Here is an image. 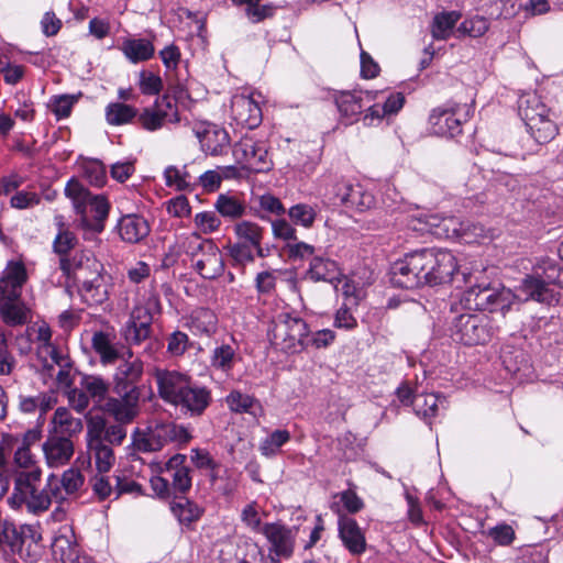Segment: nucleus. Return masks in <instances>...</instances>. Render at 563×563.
Here are the masks:
<instances>
[{
  "label": "nucleus",
  "instance_id": "26",
  "mask_svg": "<svg viewBox=\"0 0 563 563\" xmlns=\"http://www.w3.org/2000/svg\"><path fill=\"white\" fill-rule=\"evenodd\" d=\"M26 271L22 263L10 262L0 278V301L20 300Z\"/></svg>",
  "mask_w": 563,
  "mask_h": 563
},
{
  "label": "nucleus",
  "instance_id": "56",
  "mask_svg": "<svg viewBox=\"0 0 563 563\" xmlns=\"http://www.w3.org/2000/svg\"><path fill=\"white\" fill-rule=\"evenodd\" d=\"M495 297L492 309L488 312H500L503 318H505L515 303L519 302L516 292L506 287L499 288V294H496Z\"/></svg>",
  "mask_w": 563,
  "mask_h": 563
},
{
  "label": "nucleus",
  "instance_id": "30",
  "mask_svg": "<svg viewBox=\"0 0 563 563\" xmlns=\"http://www.w3.org/2000/svg\"><path fill=\"white\" fill-rule=\"evenodd\" d=\"M496 294H499V289L477 285L472 286L463 292L461 306L470 311H489L496 298Z\"/></svg>",
  "mask_w": 563,
  "mask_h": 563
},
{
  "label": "nucleus",
  "instance_id": "35",
  "mask_svg": "<svg viewBox=\"0 0 563 563\" xmlns=\"http://www.w3.org/2000/svg\"><path fill=\"white\" fill-rule=\"evenodd\" d=\"M129 358H132L133 352L129 350ZM144 373V364L140 358L125 360L115 369L113 383L114 385H130L139 387L137 383L141 380Z\"/></svg>",
  "mask_w": 563,
  "mask_h": 563
},
{
  "label": "nucleus",
  "instance_id": "5",
  "mask_svg": "<svg viewBox=\"0 0 563 563\" xmlns=\"http://www.w3.org/2000/svg\"><path fill=\"white\" fill-rule=\"evenodd\" d=\"M65 196L70 199L77 214L81 216L82 225L93 232L103 230V221L109 214V203L103 196H93L76 178H70L65 186Z\"/></svg>",
  "mask_w": 563,
  "mask_h": 563
},
{
  "label": "nucleus",
  "instance_id": "46",
  "mask_svg": "<svg viewBox=\"0 0 563 563\" xmlns=\"http://www.w3.org/2000/svg\"><path fill=\"white\" fill-rule=\"evenodd\" d=\"M233 232L238 239V242H245V244L257 246L258 241H263L264 228L257 223L249 220H240L233 227Z\"/></svg>",
  "mask_w": 563,
  "mask_h": 563
},
{
  "label": "nucleus",
  "instance_id": "22",
  "mask_svg": "<svg viewBox=\"0 0 563 563\" xmlns=\"http://www.w3.org/2000/svg\"><path fill=\"white\" fill-rule=\"evenodd\" d=\"M241 360L239 343L232 336L229 342L217 343L209 356L210 368L225 376L231 375Z\"/></svg>",
  "mask_w": 563,
  "mask_h": 563
},
{
  "label": "nucleus",
  "instance_id": "63",
  "mask_svg": "<svg viewBox=\"0 0 563 563\" xmlns=\"http://www.w3.org/2000/svg\"><path fill=\"white\" fill-rule=\"evenodd\" d=\"M76 98L68 95L54 96L49 101V108L57 119L69 117Z\"/></svg>",
  "mask_w": 563,
  "mask_h": 563
},
{
  "label": "nucleus",
  "instance_id": "62",
  "mask_svg": "<svg viewBox=\"0 0 563 563\" xmlns=\"http://www.w3.org/2000/svg\"><path fill=\"white\" fill-rule=\"evenodd\" d=\"M196 228L205 233L209 234L217 231L220 228V218L213 211L198 212L194 219Z\"/></svg>",
  "mask_w": 563,
  "mask_h": 563
},
{
  "label": "nucleus",
  "instance_id": "43",
  "mask_svg": "<svg viewBox=\"0 0 563 563\" xmlns=\"http://www.w3.org/2000/svg\"><path fill=\"white\" fill-rule=\"evenodd\" d=\"M216 210L224 218L241 219L246 214V205L235 196L221 194L216 203Z\"/></svg>",
  "mask_w": 563,
  "mask_h": 563
},
{
  "label": "nucleus",
  "instance_id": "15",
  "mask_svg": "<svg viewBox=\"0 0 563 563\" xmlns=\"http://www.w3.org/2000/svg\"><path fill=\"white\" fill-rule=\"evenodd\" d=\"M152 376L157 387L158 397L172 406L177 402L186 387H188L192 380L191 377L185 373L161 367H155L152 372Z\"/></svg>",
  "mask_w": 563,
  "mask_h": 563
},
{
  "label": "nucleus",
  "instance_id": "13",
  "mask_svg": "<svg viewBox=\"0 0 563 563\" xmlns=\"http://www.w3.org/2000/svg\"><path fill=\"white\" fill-rule=\"evenodd\" d=\"M260 92L236 93L231 99V119L236 126L249 130L257 128L263 119Z\"/></svg>",
  "mask_w": 563,
  "mask_h": 563
},
{
  "label": "nucleus",
  "instance_id": "44",
  "mask_svg": "<svg viewBox=\"0 0 563 563\" xmlns=\"http://www.w3.org/2000/svg\"><path fill=\"white\" fill-rule=\"evenodd\" d=\"M225 402L229 409L235 413H250L254 417L257 415V410L261 409L258 401L240 390H232L227 397Z\"/></svg>",
  "mask_w": 563,
  "mask_h": 563
},
{
  "label": "nucleus",
  "instance_id": "24",
  "mask_svg": "<svg viewBox=\"0 0 563 563\" xmlns=\"http://www.w3.org/2000/svg\"><path fill=\"white\" fill-rule=\"evenodd\" d=\"M47 466L58 468L66 465L74 455L73 441L67 437L51 434L42 444Z\"/></svg>",
  "mask_w": 563,
  "mask_h": 563
},
{
  "label": "nucleus",
  "instance_id": "61",
  "mask_svg": "<svg viewBox=\"0 0 563 563\" xmlns=\"http://www.w3.org/2000/svg\"><path fill=\"white\" fill-rule=\"evenodd\" d=\"M84 174L89 184L96 187H102L107 181V172L100 161H90L84 166Z\"/></svg>",
  "mask_w": 563,
  "mask_h": 563
},
{
  "label": "nucleus",
  "instance_id": "41",
  "mask_svg": "<svg viewBox=\"0 0 563 563\" xmlns=\"http://www.w3.org/2000/svg\"><path fill=\"white\" fill-rule=\"evenodd\" d=\"M252 203L251 209L262 220H268V214L283 216L285 213L284 205L272 194L254 196Z\"/></svg>",
  "mask_w": 563,
  "mask_h": 563
},
{
  "label": "nucleus",
  "instance_id": "33",
  "mask_svg": "<svg viewBox=\"0 0 563 563\" xmlns=\"http://www.w3.org/2000/svg\"><path fill=\"white\" fill-rule=\"evenodd\" d=\"M120 51L132 64H139L151 59L155 54V47L148 38H123Z\"/></svg>",
  "mask_w": 563,
  "mask_h": 563
},
{
  "label": "nucleus",
  "instance_id": "37",
  "mask_svg": "<svg viewBox=\"0 0 563 563\" xmlns=\"http://www.w3.org/2000/svg\"><path fill=\"white\" fill-rule=\"evenodd\" d=\"M308 275L314 282L333 284L339 280L340 269L336 262L323 256H313L310 262Z\"/></svg>",
  "mask_w": 563,
  "mask_h": 563
},
{
  "label": "nucleus",
  "instance_id": "57",
  "mask_svg": "<svg viewBox=\"0 0 563 563\" xmlns=\"http://www.w3.org/2000/svg\"><path fill=\"white\" fill-rule=\"evenodd\" d=\"M113 390L117 395V397H114L115 400H119L126 405L128 407H131L140 411V387H133L130 385H114Z\"/></svg>",
  "mask_w": 563,
  "mask_h": 563
},
{
  "label": "nucleus",
  "instance_id": "32",
  "mask_svg": "<svg viewBox=\"0 0 563 563\" xmlns=\"http://www.w3.org/2000/svg\"><path fill=\"white\" fill-rule=\"evenodd\" d=\"M115 339V334L106 331H96L92 334L91 346L102 365H112L121 357Z\"/></svg>",
  "mask_w": 563,
  "mask_h": 563
},
{
  "label": "nucleus",
  "instance_id": "28",
  "mask_svg": "<svg viewBox=\"0 0 563 563\" xmlns=\"http://www.w3.org/2000/svg\"><path fill=\"white\" fill-rule=\"evenodd\" d=\"M85 484V477L78 468L66 470L60 477L48 475V486L55 493V500L63 501L68 496L76 495Z\"/></svg>",
  "mask_w": 563,
  "mask_h": 563
},
{
  "label": "nucleus",
  "instance_id": "34",
  "mask_svg": "<svg viewBox=\"0 0 563 563\" xmlns=\"http://www.w3.org/2000/svg\"><path fill=\"white\" fill-rule=\"evenodd\" d=\"M119 234L128 243H139L150 233L147 221L136 214H128L119 221Z\"/></svg>",
  "mask_w": 563,
  "mask_h": 563
},
{
  "label": "nucleus",
  "instance_id": "16",
  "mask_svg": "<svg viewBox=\"0 0 563 563\" xmlns=\"http://www.w3.org/2000/svg\"><path fill=\"white\" fill-rule=\"evenodd\" d=\"M465 107L459 104L438 107L432 110L429 123L434 134L454 137L462 132V119Z\"/></svg>",
  "mask_w": 563,
  "mask_h": 563
},
{
  "label": "nucleus",
  "instance_id": "2",
  "mask_svg": "<svg viewBox=\"0 0 563 563\" xmlns=\"http://www.w3.org/2000/svg\"><path fill=\"white\" fill-rule=\"evenodd\" d=\"M563 269L553 257H541L534 264L532 272L527 274L516 287L519 302L529 300L553 305L559 301L556 286L561 282Z\"/></svg>",
  "mask_w": 563,
  "mask_h": 563
},
{
  "label": "nucleus",
  "instance_id": "29",
  "mask_svg": "<svg viewBox=\"0 0 563 563\" xmlns=\"http://www.w3.org/2000/svg\"><path fill=\"white\" fill-rule=\"evenodd\" d=\"M339 537L353 555H360L366 550V539L358 523L350 517L342 516L338 521Z\"/></svg>",
  "mask_w": 563,
  "mask_h": 563
},
{
  "label": "nucleus",
  "instance_id": "52",
  "mask_svg": "<svg viewBox=\"0 0 563 563\" xmlns=\"http://www.w3.org/2000/svg\"><path fill=\"white\" fill-rule=\"evenodd\" d=\"M318 211L317 208L307 203H297L289 208L290 220L298 225L309 229L313 225Z\"/></svg>",
  "mask_w": 563,
  "mask_h": 563
},
{
  "label": "nucleus",
  "instance_id": "45",
  "mask_svg": "<svg viewBox=\"0 0 563 563\" xmlns=\"http://www.w3.org/2000/svg\"><path fill=\"white\" fill-rule=\"evenodd\" d=\"M291 435L286 429H276L268 433L260 443L258 450L265 457L276 456L280 449L289 442Z\"/></svg>",
  "mask_w": 563,
  "mask_h": 563
},
{
  "label": "nucleus",
  "instance_id": "11",
  "mask_svg": "<svg viewBox=\"0 0 563 563\" xmlns=\"http://www.w3.org/2000/svg\"><path fill=\"white\" fill-rule=\"evenodd\" d=\"M233 156L242 165V169L253 173L267 172L271 168L268 152L265 144L252 136L241 137L233 146Z\"/></svg>",
  "mask_w": 563,
  "mask_h": 563
},
{
  "label": "nucleus",
  "instance_id": "53",
  "mask_svg": "<svg viewBox=\"0 0 563 563\" xmlns=\"http://www.w3.org/2000/svg\"><path fill=\"white\" fill-rule=\"evenodd\" d=\"M236 5H245V14L252 23H258L274 14V7L260 4V0H232Z\"/></svg>",
  "mask_w": 563,
  "mask_h": 563
},
{
  "label": "nucleus",
  "instance_id": "49",
  "mask_svg": "<svg viewBox=\"0 0 563 563\" xmlns=\"http://www.w3.org/2000/svg\"><path fill=\"white\" fill-rule=\"evenodd\" d=\"M79 386L85 390L89 398L102 401L109 390V384L99 375H81Z\"/></svg>",
  "mask_w": 563,
  "mask_h": 563
},
{
  "label": "nucleus",
  "instance_id": "64",
  "mask_svg": "<svg viewBox=\"0 0 563 563\" xmlns=\"http://www.w3.org/2000/svg\"><path fill=\"white\" fill-rule=\"evenodd\" d=\"M189 347V338L185 332L174 331L167 336V353L172 356L183 355Z\"/></svg>",
  "mask_w": 563,
  "mask_h": 563
},
{
  "label": "nucleus",
  "instance_id": "23",
  "mask_svg": "<svg viewBox=\"0 0 563 563\" xmlns=\"http://www.w3.org/2000/svg\"><path fill=\"white\" fill-rule=\"evenodd\" d=\"M336 200L347 209L364 212L376 203L374 195L360 184H336Z\"/></svg>",
  "mask_w": 563,
  "mask_h": 563
},
{
  "label": "nucleus",
  "instance_id": "1",
  "mask_svg": "<svg viewBox=\"0 0 563 563\" xmlns=\"http://www.w3.org/2000/svg\"><path fill=\"white\" fill-rule=\"evenodd\" d=\"M390 274L393 285L406 289L450 282L461 287L471 282V272L459 265L452 252L441 249H422L408 253L394 263Z\"/></svg>",
  "mask_w": 563,
  "mask_h": 563
},
{
  "label": "nucleus",
  "instance_id": "4",
  "mask_svg": "<svg viewBox=\"0 0 563 563\" xmlns=\"http://www.w3.org/2000/svg\"><path fill=\"white\" fill-rule=\"evenodd\" d=\"M518 112L538 144L549 143L558 134L553 113L536 92H525L519 97Z\"/></svg>",
  "mask_w": 563,
  "mask_h": 563
},
{
  "label": "nucleus",
  "instance_id": "20",
  "mask_svg": "<svg viewBox=\"0 0 563 563\" xmlns=\"http://www.w3.org/2000/svg\"><path fill=\"white\" fill-rule=\"evenodd\" d=\"M59 267L65 275L74 277L77 282L80 276H90L98 272H104L103 264L96 258L91 251H81L71 258L60 257Z\"/></svg>",
  "mask_w": 563,
  "mask_h": 563
},
{
  "label": "nucleus",
  "instance_id": "54",
  "mask_svg": "<svg viewBox=\"0 0 563 563\" xmlns=\"http://www.w3.org/2000/svg\"><path fill=\"white\" fill-rule=\"evenodd\" d=\"M106 411L112 416L117 422L129 423L137 415L139 410L128 407L123 402L110 397L106 402Z\"/></svg>",
  "mask_w": 563,
  "mask_h": 563
},
{
  "label": "nucleus",
  "instance_id": "39",
  "mask_svg": "<svg viewBox=\"0 0 563 563\" xmlns=\"http://www.w3.org/2000/svg\"><path fill=\"white\" fill-rule=\"evenodd\" d=\"M164 180L167 187L178 191L194 190L197 177L188 170L187 166L177 167L169 165L164 169Z\"/></svg>",
  "mask_w": 563,
  "mask_h": 563
},
{
  "label": "nucleus",
  "instance_id": "25",
  "mask_svg": "<svg viewBox=\"0 0 563 563\" xmlns=\"http://www.w3.org/2000/svg\"><path fill=\"white\" fill-rule=\"evenodd\" d=\"M87 463L90 464L93 460L98 473H108L115 463L112 448L104 443L100 434L91 430L87 434Z\"/></svg>",
  "mask_w": 563,
  "mask_h": 563
},
{
  "label": "nucleus",
  "instance_id": "27",
  "mask_svg": "<svg viewBox=\"0 0 563 563\" xmlns=\"http://www.w3.org/2000/svg\"><path fill=\"white\" fill-rule=\"evenodd\" d=\"M152 316L146 308L136 307L123 330V336L129 344L140 345L151 334Z\"/></svg>",
  "mask_w": 563,
  "mask_h": 563
},
{
  "label": "nucleus",
  "instance_id": "58",
  "mask_svg": "<svg viewBox=\"0 0 563 563\" xmlns=\"http://www.w3.org/2000/svg\"><path fill=\"white\" fill-rule=\"evenodd\" d=\"M104 474L106 473H99L90 481L92 492L100 500H104L112 495L114 496L113 477L107 476Z\"/></svg>",
  "mask_w": 563,
  "mask_h": 563
},
{
  "label": "nucleus",
  "instance_id": "3",
  "mask_svg": "<svg viewBox=\"0 0 563 563\" xmlns=\"http://www.w3.org/2000/svg\"><path fill=\"white\" fill-rule=\"evenodd\" d=\"M53 500H55V493L48 486V477L42 486V471L33 468L16 474L14 488L8 503L12 508L25 507L27 512L40 515L48 510Z\"/></svg>",
  "mask_w": 563,
  "mask_h": 563
},
{
  "label": "nucleus",
  "instance_id": "21",
  "mask_svg": "<svg viewBox=\"0 0 563 563\" xmlns=\"http://www.w3.org/2000/svg\"><path fill=\"white\" fill-rule=\"evenodd\" d=\"M186 461L187 456L185 454L176 453L159 467V472L166 473L170 477L172 482L169 483L174 495H185L191 488V470Z\"/></svg>",
  "mask_w": 563,
  "mask_h": 563
},
{
  "label": "nucleus",
  "instance_id": "51",
  "mask_svg": "<svg viewBox=\"0 0 563 563\" xmlns=\"http://www.w3.org/2000/svg\"><path fill=\"white\" fill-rule=\"evenodd\" d=\"M66 354L67 353L53 343L36 345V356L49 376L53 375L52 372L54 371L55 364L59 361V357H64Z\"/></svg>",
  "mask_w": 563,
  "mask_h": 563
},
{
  "label": "nucleus",
  "instance_id": "19",
  "mask_svg": "<svg viewBox=\"0 0 563 563\" xmlns=\"http://www.w3.org/2000/svg\"><path fill=\"white\" fill-rule=\"evenodd\" d=\"M211 400L210 389L191 380L174 407L178 408L185 416L199 417L209 407Z\"/></svg>",
  "mask_w": 563,
  "mask_h": 563
},
{
  "label": "nucleus",
  "instance_id": "48",
  "mask_svg": "<svg viewBox=\"0 0 563 563\" xmlns=\"http://www.w3.org/2000/svg\"><path fill=\"white\" fill-rule=\"evenodd\" d=\"M460 14L455 11L443 12L434 16L431 26L432 36L435 40H446L453 32Z\"/></svg>",
  "mask_w": 563,
  "mask_h": 563
},
{
  "label": "nucleus",
  "instance_id": "8",
  "mask_svg": "<svg viewBox=\"0 0 563 563\" xmlns=\"http://www.w3.org/2000/svg\"><path fill=\"white\" fill-rule=\"evenodd\" d=\"M190 430L173 421H155L144 431H137L133 444L141 452H156L169 443L187 444L191 440Z\"/></svg>",
  "mask_w": 563,
  "mask_h": 563
},
{
  "label": "nucleus",
  "instance_id": "17",
  "mask_svg": "<svg viewBox=\"0 0 563 563\" xmlns=\"http://www.w3.org/2000/svg\"><path fill=\"white\" fill-rule=\"evenodd\" d=\"M378 96V91L369 90L340 91L335 95L334 101L340 115L346 124H351L358 120L366 104L376 100Z\"/></svg>",
  "mask_w": 563,
  "mask_h": 563
},
{
  "label": "nucleus",
  "instance_id": "38",
  "mask_svg": "<svg viewBox=\"0 0 563 563\" xmlns=\"http://www.w3.org/2000/svg\"><path fill=\"white\" fill-rule=\"evenodd\" d=\"M81 290L95 302L101 303L108 299V277L104 272H98L90 276H80Z\"/></svg>",
  "mask_w": 563,
  "mask_h": 563
},
{
  "label": "nucleus",
  "instance_id": "7",
  "mask_svg": "<svg viewBox=\"0 0 563 563\" xmlns=\"http://www.w3.org/2000/svg\"><path fill=\"white\" fill-rule=\"evenodd\" d=\"M181 247L190 256L192 268L205 279H213L224 272L223 255L211 240H202L197 233L187 236Z\"/></svg>",
  "mask_w": 563,
  "mask_h": 563
},
{
  "label": "nucleus",
  "instance_id": "42",
  "mask_svg": "<svg viewBox=\"0 0 563 563\" xmlns=\"http://www.w3.org/2000/svg\"><path fill=\"white\" fill-rule=\"evenodd\" d=\"M27 308L20 300L0 301V316L10 327L22 325L27 322Z\"/></svg>",
  "mask_w": 563,
  "mask_h": 563
},
{
  "label": "nucleus",
  "instance_id": "40",
  "mask_svg": "<svg viewBox=\"0 0 563 563\" xmlns=\"http://www.w3.org/2000/svg\"><path fill=\"white\" fill-rule=\"evenodd\" d=\"M55 426V433L59 437L71 438L82 431L84 424L80 418L74 417L70 411L65 407H59L55 410L53 417Z\"/></svg>",
  "mask_w": 563,
  "mask_h": 563
},
{
  "label": "nucleus",
  "instance_id": "47",
  "mask_svg": "<svg viewBox=\"0 0 563 563\" xmlns=\"http://www.w3.org/2000/svg\"><path fill=\"white\" fill-rule=\"evenodd\" d=\"M445 402V398L435 394L416 395L412 400L415 412L422 418H432L438 413L439 406Z\"/></svg>",
  "mask_w": 563,
  "mask_h": 563
},
{
  "label": "nucleus",
  "instance_id": "12",
  "mask_svg": "<svg viewBox=\"0 0 563 563\" xmlns=\"http://www.w3.org/2000/svg\"><path fill=\"white\" fill-rule=\"evenodd\" d=\"M262 533L269 542L268 555L263 563H280L291 558L295 549L296 531L280 523H266Z\"/></svg>",
  "mask_w": 563,
  "mask_h": 563
},
{
  "label": "nucleus",
  "instance_id": "60",
  "mask_svg": "<svg viewBox=\"0 0 563 563\" xmlns=\"http://www.w3.org/2000/svg\"><path fill=\"white\" fill-rule=\"evenodd\" d=\"M139 87L142 93L147 96L158 95L163 88L162 78L147 70H142L139 74Z\"/></svg>",
  "mask_w": 563,
  "mask_h": 563
},
{
  "label": "nucleus",
  "instance_id": "6",
  "mask_svg": "<svg viewBox=\"0 0 563 563\" xmlns=\"http://www.w3.org/2000/svg\"><path fill=\"white\" fill-rule=\"evenodd\" d=\"M268 338L271 343L282 352L299 353L309 343L308 324L300 317L282 312L272 321Z\"/></svg>",
  "mask_w": 563,
  "mask_h": 563
},
{
  "label": "nucleus",
  "instance_id": "9",
  "mask_svg": "<svg viewBox=\"0 0 563 563\" xmlns=\"http://www.w3.org/2000/svg\"><path fill=\"white\" fill-rule=\"evenodd\" d=\"M499 329L500 324L488 314L462 313L454 319L452 338L468 346L485 344Z\"/></svg>",
  "mask_w": 563,
  "mask_h": 563
},
{
  "label": "nucleus",
  "instance_id": "18",
  "mask_svg": "<svg viewBox=\"0 0 563 563\" xmlns=\"http://www.w3.org/2000/svg\"><path fill=\"white\" fill-rule=\"evenodd\" d=\"M192 132L206 154L212 156L221 155L229 145L228 132L214 123L197 122L192 125Z\"/></svg>",
  "mask_w": 563,
  "mask_h": 563
},
{
  "label": "nucleus",
  "instance_id": "10",
  "mask_svg": "<svg viewBox=\"0 0 563 563\" xmlns=\"http://www.w3.org/2000/svg\"><path fill=\"white\" fill-rule=\"evenodd\" d=\"M408 227L420 234L429 233L438 239L457 240L462 220L454 216H441L418 211L410 216Z\"/></svg>",
  "mask_w": 563,
  "mask_h": 563
},
{
  "label": "nucleus",
  "instance_id": "55",
  "mask_svg": "<svg viewBox=\"0 0 563 563\" xmlns=\"http://www.w3.org/2000/svg\"><path fill=\"white\" fill-rule=\"evenodd\" d=\"M490 538L495 544L500 547L510 545L516 539V532L514 528L505 522L498 523L484 532Z\"/></svg>",
  "mask_w": 563,
  "mask_h": 563
},
{
  "label": "nucleus",
  "instance_id": "50",
  "mask_svg": "<svg viewBox=\"0 0 563 563\" xmlns=\"http://www.w3.org/2000/svg\"><path fill=\"white\" fill-rule=\"evenodd\" d=\"M136 117V109L124 103H110L106 109V118L111 125H122Z\"/></svg>",
  "mask_w": 563,
  "mask_h": 563
},
{
  "label": "nucleus",
  "instance_id": "36",
  "mask_svg": "<svg viewBox=\"0 0 563 563\" xmlns=\"http://www.w3.org/2000/svg\"><path fill=\"white\" fill-rule=\"evenodd\" d=\"M218 318L208 308H196L189 316V328L194 334L210 336L217 331Z\"/></svg>",
  "mask_w": 563,
  "mask_h": 563
},
{
  "label": "nucleus",
  "instance_id": "31",
  "mask_svg": "<svg viewBox=\"0 0 563 563\" xmlns=\"http://www.w3.org/2000/svg\"><path fill=\"white\" fill-rule=\"evenodd\" d=\"M169 510L177 521L186 527L198 521L205 512V509L200 505L181 494L174 495V498L169 503Z\"/></svg>",
  "mask_w": 563,
  "mask_h": 563
},
{
  "label": "nucleus",
  "instance_id": "14",
  "mask_svg": "<svg viewBox=\"0 0 563 563\" xmlns=\"http://www.w3.org/2000/svg\"><path fill=\"white\" fill-rule=\"evenodd\" d=\"M179 121L177 107L167 96L156 99L153 106L144 108L137 115L139 124L150 132L158 131L167 123Z\"/></svg>",
  "mask_w": 563,
  "mask_h": 563
},
{
  "label": "nucleus",
  "instance_id": "59",
  "mask_svg": "<svg viewBox=\"0 0 563 563\" xmlns=\"http://www.w3.org/2000/svg\"><path fill=\"white\" fill-rule=\"evenodd\" d=\"M489 29V22L484 16H473L464 20L459 26V32L471 37H479Z\"/></svg>",
  "mask_w": 563,
  "mask_h": 563
}]
</instances>
